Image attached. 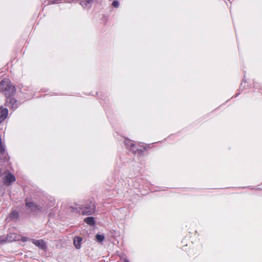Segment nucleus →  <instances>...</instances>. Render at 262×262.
I'll use <instances>...</instances> for the list:
<instances>
[{
    "label": "nucleus",
    "mask_w": 262,
    "mask_h": 262,
    "mask_svg": "<svg viewBox=\"0 0 262 262\" xmlns=\"http://www.w3.org/2000/svg\"><path fill=\"white\" fill-rule=\"evenodd\" d=\"M0 89L5 93L7 98L12 97L15 91V87L10 82L9 79H4L1 82Z\"/></svg>",
    "instance_id": "1"
},
{
    "label": "nucleus",
    "mask_w": 262,
    "mask_h": 262,
    "mask_svg": "<svg viewBox=\"0 0 262 262\" xmlns=\"http://www.w3.org/2000/svg\"><path fill=\"white\" fill-rule=\"evenodd\" d=\"M95 205L93 202H90L86 204L79 207L83 215H91L95 211Z\"/></svg>",
    "instance_id": "2"
},
{
    "label": "nucleus",
    "mask_w": 262,
    "mask_h": 262,
    "mask_svg": "<svg viewBox=\"0 0 262 262\" xmlns=\"http://www.w3.org/2000/svg\"><path fill=\"white\" fill-rule=\"evenodd\" d=\"M3 180L4 184L9 186L15 181V177L11 173L8 172L4 176Z\"/></svg>",
    "instance_id": "3"
},
{
    "label": "nucleus",
    "mask_w": 262,
    "mask_h": 262,
    "mask_svg": "<svg viewBox=\"0 0 262 262\" xmlns=\"http://www.w3.org/2000/svg\"><path fill=\"white\" fill-rule=\"evenodd\" d=\"M5 104L6 106L12 109L16 108L18 105L16 100L12 97L7 98Z\"/></svg>",
    "instance_id": "4"
},
{
    "label": "nucleus",
    "mask_w": 262,
    "mask_h": 262,
    "mask_svg": "<svg viewBox=\"0 0 262 262\" xmlns=\"http://www.w3.org/2000/svg\"><path fill=\"white\" fill-rule=\"evenodd\" d=\"M26 206L30 209L31 211L37 212L41 211L42 209L40 207L35 204L33 202H26Z\"/></svg>",
    "instance_id": "5"
},
{
    "label": "nucleus",
    "mask_w": 262,
    "mask_h": 262,
    "mask_svg": "<svg viewBox=\"0 0 262 262\" xmlns=\"http://www.w3.org/2000/svg\"><path fill=\"white\" fill-rule=\"evenodd\" d=\"M32 243L41 249H45L47 247L46 242L42 239H31Z\"/></svg>",
    "instance_id": "6"
},
{
    "label": "nucleus",
    "mask_w": 262,
    "mask_h": 262,
    "mask_svg": "<svg viewBox=\"0 0 262 262\" xmlns=\"http://www.w3.org/2000/svg\"><path fill=\"white\" fill-rule=\"evenodd\" d=\"M125 144L127 148L133 152H136L137 151V149L133 141L127 140L125 141Z\"/></svg>",
    "instance_id": "7"
},
{
    "label": "nucleus",
    "mask_w": 262,
    "mask_h": 262,
    "mask_svg": "<svg viewBox=\"0 0 262 262\" xmlns=\"http://www.w3.org/2000/svg\"><path fill=\"white\" fill-rule=\"evenodd\" d=\"M18 239V236L15 233H10L7 235L6 238V241L8 242H12Z\"/></svg>",
    "instance_id": "8"
},
{
    "label": "nucleus",
    "mask_w": 262,
    "mask_h": 262,
    "mask_svg": "<svg viewBox=\"0 0 262 262\" xmlns=\"http://www.w3.org/2000/svg\"><path fill=\"white\" fill-rule=\"evenodd\" d=\"M8 114V110L7 108H3L1 112L0 115V123L2 122L7 117Z\"/></svg>",
    "instance_id": "9"
},
{
    "label": "nucleus",
    "mask_w": 262,
    "mask_h": 262,
    "mask_svg": "<svg viewBox=\"0 0 262 262\" xmlns=\"http://www.w3.org/2000/svg\"><path fill=\"white\" fill-rule=\"evenodd\" d=\"M93 2V0H84L80 2V5L84 8H90L92 6Z\"/></svg>",
    "instance_id": "10"
},
{
    "label": "nucleus",
    "mask_w": 262,
    "mask_h": 262,
    "mask_svg": "<svg viewBox=\"0 0 262 262\" xmlns=\"http://www.w3.org/2000/svg\"><path fill=\"white\" fill-rule=\"evenodd\" d=\"M82 238L80 237L76 236L74 238V244L77 249H79L81 246Z\"/></svg>",
    "instance_id": "11"
},
{
    "label": "nucleus",
    "mask_w": 262,
    "mask_h": 262,
    "mask_svg": "<svg viewBox=\"0 0 262 262\" xmlns=\"http://www.w3.org/2000/svg\"><path fill=\"white\" fill-rule=\"evenodd\" d=\"M84 221L90 226H94L95 224V219L93 217H88L84 219Z\"/></svg>",
    "instance_id": "12"
},
{
    "label": "nucleus",
    "mask_w": 262,
    "mask_h": 262,
    "mask_svg": "<svg viewBox=\"0 0 262 262\" xmlns=\"http://www.w3.org/2000/svg\"><path fill=\"white\" fill-rule=\"evenodd\" d=\"M18 212L17 211L14 210L10 213L9 217L11 219H16L18 218Z\"/></svg>",
    "instance_id": "13"
},
{
    "label": "nucleus",
    "mask_w": 262,
    "mask_h": 262,
    "mask_svg": "<svg viewBox=\"0 0 262 262\" xmlns=\"http://www.w3.org/2000/svg\"><path fill=\"white\" fill-rule=\"evenodd\" d=\"M96 238L98 242H102L104 239V236L101 234H97L96 235Z\"/></svg>",
    "instance_id": "14"
},
{
    "label": "nucleus",
    "mask_w": 262,
    "mask_h": 262,
    "mask_svg": "<svg viewBox=\"0 0 262 262\" xmlns=\"http://www.w3.org/2000/svg\"><path fill=\"white\" fill-rule=\"evenodd\" d=\"M112 5L115 7V8H117L118 7L119 5V2L117 1H115L113 2L112 3Z\"/></svg>",
    "instance_id": "15"
},
{
    "label": "nucleus",
    "mask_w": 262,
    "mask_h": 262,
    "mask_svg": "<svg viewBox=\"0 0 262 262\" xmlns=\"http://www.w3.org/2000/svg\"><path fill=\"white\" fill-rule=\"evenodd\" d=\"M21 241L24 242H26L27 241V238L26 237H22Z\"/></svg>",
    "instance_id": "16"
},
{
    "label": "nucleus",
    "mask_w": 262,
    "mask_h": 262,
    "mask_svg": "<svg viewBox=\"0 0 262 262\" xmlns=\"http://www.w3.org/2000/svg\"><path fill=\"white\" fill-rule=\"evenodd\" d=\"M124 262H129V261L127 259H124Z\"/></svg>",
    "instance_id": "17"
},
{
    "label": "nucleus",
    "mask_w": 262,
    "mask_h": 262,
    "mask_svg": "<svg viewBox=\"0 0 262 262\" xmlns=\"http://www.w3.org/2000/svg\"><path fill=\"white\" fill-rule=\"evenodd\" d=\"M3 241H4L3 240H1L0 242H3Z\"/></svg>",
    "instance_id": "18"
}]
</instances>
